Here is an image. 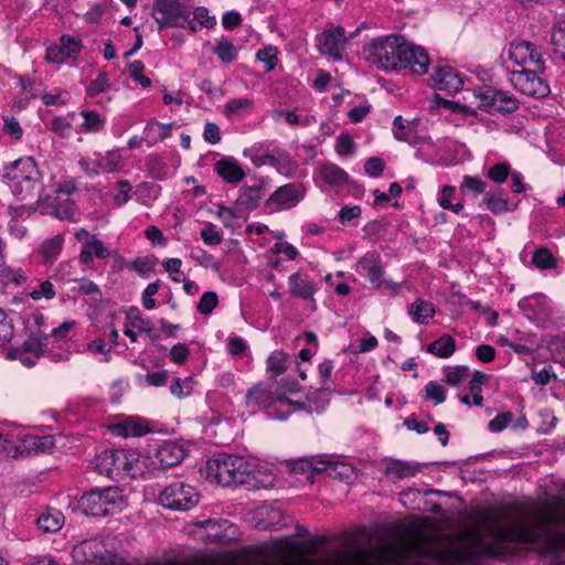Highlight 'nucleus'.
Wrapping results in <instances>:
<instances>
[{"mask_svg":"<svg viewBox=\"0 0 565 565\" xmlns=\"http://www.w3.org/2000/svg\"><path fill=\"white\" fill-rule=\"evenodd\" d=\"M481 525L488 527L495 543H484L477 532L460 534L455 543L445 548L438 545L445 535L429 522H412L404 527V550L407 557L398 562L393 542L391 526V565H484L486 558L505 561L513 551L504 543L536 545L535 551L542 555H553L557 559L552 565H565V531L555 532L551 525H559L561 520L552 514L542 519L539 527L518 522L507 527L508 516L494 509L483 510L478 515Z\"/></svg>","mask_w":565,"mask_h":565,"instance_id":"1","label":"nucleus"},{"mask_svg":"<svg viewBox=\"0 0 565 565\" xmlns=\"http://www.w3.org/2000/svg\"><path fill=\"white\" fill-rule=\"evenodd\" d=\"M2 178L19 200L30 201L36 198V201H40L41 194L38 193V190L41 183V173L33 158H20L4 166Z\"/></svg>","mask_w":565,"mask_h":565,"instance_id":"2","label":"nucleus"},{"mask_svg":"<svg viewBox=\"0 0 565 565\" xmlns=\"http://www.w3.org/2000/svg\"><path fill=\"white\" fill-rule=\"evenodd\" d=\"M429 64L430 57L424 46L409 41L404 34L391 33V72L408 71L424 75Z\"/></svg>","mask_w":565,"mask_h":565,"instance_id":"3","label":"nucleus"},{"mask_svg":"<svg viewBox=\"0 0 565 565\" xmlns=\"http://www.w3.org/2000/svg\"><path fill=\"white\" fill-rule=\"evenodd\" d=\"M201 472L212 482L231 487L247 483L252 468L243 457L218 454L206 461Z\"/></svg>","mask_w":565,"mask_h":565,"instance_id":"4","label":"nucleus"},{"mask_svg":"<svg viewBox=\"0 0 565 565\" xmlns=\"http://www.w3.org/2000/svg\"><path fill=\"white\" fill-rule=\"evenodd\" d=\"M122 495L116 487L95 489L82 495L78 502L79 509L92 516H105L120 510Z\"/></svg>","mask_w":565,"mask_h":565,"instance_id":"5","label":"nucleus"},{"mask_svg":"<svg viewBox=\"0 0 565 565\" xmlns=\"http://www.w3.org/2000/svg\"><path fill=\"white\" fill-rule=\"evenodd\" d=\"M510 82L518 92L535 99L545 98L551 93L546 66L514 70L510 73Z\"/></svg>","mask_w":565,"mask_h":565,"instance_id":"6","label":"nucleus"},{"mask_svg":"<svg viewBox=\"0 0 565 565\" xmlns=\"http://www.w3.org/2000/svg\"><path fill=\"white\" fill-rule=\"evenodd\" d=\"M479 107L489 114L511 115L520 107L518 98L504 90L493 87L481 88L476 93Z\"/></svg>","mask_w":565,"mask_h":565,"instance_id":"7","label":"nucleus"},{"mask_svg":"<svg viewBox=\"0 0 565 565\" xmlns=\"http://www.w3.org/2000/svg\"><path fill=\"white\" fill-rule=\"evenodd\" d=\"M159 501L164 508L186 511L198 504L199 493L192 486L177 481L161 491Z\"/></svg>","mask_w":565,"mask_h":565,"instance_id":"8","label":"nucleus"},{"mask_svg":"<svg viewBox=\"0 0 565 565\" xmlns=\"http://www.w3.org/2000/svg\"><path fill=\"white\" fill-rule=\"evenodd\" d=\"M134 461H137L134 452L125 449H108L97 456L96 469L100 475L118 477L122 472L130 473Z\"/></svg>","mask_w":565,"mask_h":565,"instance_id":"9","label":"nucleus"},{"mask_svg":"<svg viewBox=\"0 0 565 565\" xmlns=\"http://www.w3.org/2000/svg\"><path fill=\"white\" fill-rule=\"evenodd\" d=\"M153 17L159 30L164 28H182L190 17L185 6L178 0H156Z\"/></svg>","mask_w":565,"mask_h":565,"instance_id":"10","label":"nucleus"},{"mask_svg":"<svg viewBox=\"0 0 565 565\" xmlns=\"http://www.w3.org/2000/svg\"><path fill=\"white\" fill-rule=\"evenodd\" d=\"M509 57L521 68H540L545 66L542 53L535 44L527 41H513L510 44Z\"/></svg>","mask_w":565,"mask_h":565,"instance_id":"11","label":"nucleus"},{"mask_svg":"<svg viewBox=\"0 0 565 565\" xmlns=\"http://www.w3.org/2000/svg\"><path fill=\"white\" fill-rule=\"evenodd\" d=\"M196 525L204 529L203 539L207 543H226L235 540L237 535V527L223 519H206Z\"/></svg>","mask_w":565,"mask_h":565,"instance_id":"12","label":"nucleus"},{"mask_svg":"<svg viewBox=\"0 0 565 565\" xmlns=\"http://www.w3.org/2000/svg\"><path fill=\"white\" fill-rule=\"evenodd\" d=\"M306 188L302 183H288L274 191L266 201V206H278L288 210L296 206L305 196Z\"/></svg>","mask_w":565,"mask_h":565,"instance_id":"13","label":"nucleus"},{"mask_svg":"<svg viewBox=\"0 0 565 565\" xmlns=\"http://www.w3.org/2000/svg\"><path fill=\"white\" fill-rule=\"evenodd\" d=\"M518 306L524 317L535 323L544 321L551 313L550 299L542 294L524 297Z\"/></svg>","mask_w":565,"mask_h":565,"instance_id":"14","label":"nucleus"},{"mask_svg":"<svg viewBox=\"0 0 565 565\" xmlns=\"http://www.w3.org/2000/svg\"><path fill=\"white\" fill-rule=\"evenodd\" d=\"M54 446V438L46 436H25L13 447L12 458H23L49 451Z\"/></svg>","mask_w":565,"mask_h":565,"instance_id":"15","label":"nucleus"},{"mask_svg":"<svg viewBox=\"0 0 565 565\" xmlns=\"http://www.w3.org/2000/svg\"><path fill=\"white\" fill-rule=\"evenodd\" d=\"M252 523L260 530H277L286 526L287 520L281 510L271 505H260L254 510Z\"/></svg>","mask_w":565,"mask_h":565,"instance_id":"16","label":"nucleus"},{"mask_svg":"<svg viewBox=\"0 0 565 565\" xmlns=\"http://www.w3.org/2000/svg\"><path fill=\"white\" fill-rule=\"evenodd\" d=\"M385 265L376 252L366 253L358 263L356 271L365 277L374 287H380L384 276Z\"/></svg>","mask_w":565,"mask_h":565,"instance_id":"17","label":"nucleus"},{"mask_svg":"<svg viewBox=\"0 0 565 565\" xmlns=\"http://www.w3.org/2000/svg\"><path fill=\"white\" fill-rule=\"evenodd\" d=\"M345 42V31L342 26H337L333 30H326L319 36V47L321 53L329 54L334 60L342 58V51L344 50Z\"/></svg>","mask_w":565,"mask_h":565,"instance_id":"18","label":"nucleus"},{"mask_svg":"<svg viewBox=\"0 0 565 565\" xmlns=\"http://www.w3.org/2000/svg\"><path fill=\"white\" fill-rule=\"evenodd\" d=\"M365 60L377 70H388V36L372 40L364 47Z\"/></svg>","mask_w":565,"mask_h":565,"instance_id":"19","label":"nucleus"},{"mask_svg":"<svg viewBox=\"0 0 565 565\" xmlns=\"http://www.w3.org/2000/svg\"><path fill=\"white\" fill-rule=\"evenodd\" d=\"M430 81L435 88L447 92H458L463 85L461 77L450 66L436 67Z\"/></svg>","mask_w":565,"mask_h":565,"instance_id":"20","label":"nucleus"},{"mask_svg":"<svg viewBox=\"0 0 565 565\" xmlns=\"http://www.w3.org/2000/svg\"><path fill=\"white\" fill-rule=\"evenodd\" d=\"M184 456L183 447L173 441L162 444L156 451V459L160 469H168L180 463Z\"/></svg>","mask_w":565,"mask_h":565,"instance_id":"21","label":"nucleus"},{"mask_svg":"<svg viewBox=\"0 0 565 565\" xmlns=\"http://www.w3.org/2000/svg\"><path fill=\"white\" fill-rule=\"evenodd\" d=\"M214 171L225 182L237 184L245 178V172L238 161L233 157H226L215 162Z\"/></svg>","mask_w":565,"mask_h":565,"instance_id":"22","label":"nucleus"},{"mask_svg":"<svg viewBox=\"0 0 565 565\" xmlns=\"http://www.w3.org/2000/svg\"><path fill=\"white\" fill-rule=\"evenodd\" d=\"M482 203L494 215H502L507 212H513L518 209L519 203H510L504 196L503 189H498L495 192H486Z\"/></svg>","mask_w":565,"mask_h":565,"instance_id":"23","label":"nucleus"},{"mask_svg":"<svg viewBox=\"0 0 565 565\" xmlns=\"http://www.w3.org/2000/svg\"><path fill=\"white\" fill-rule=\"evenodd\" d=\"M265 188L264 183L250 185V186H243L241 189L239 195L236 199V209L244 211H253L258 207L259 202L263 196V190Z\"/></svg>","mask_w":565,"mask_h":565,"instance_id":"24","label":"nucleus"},{"mask_svg":"<svg viewBox=\"0 0 565 565\" xmlns=\"http://www.w3.org/2000/svg\"><path fill=\"white\" fill-rule=\"evenodd\" d=\"M322 459H307V458H300L297 460H290L288 462V468L290 472L296 475H306V480L309 483H313L315 476L320 475L323 470L322 468Z\"/></svg>","mask_w":565,"mask_h":565,"instance_id":"25","label":"nucleus"},{"mask_svg":"<svg viewBox=\"0 0 565 565\" xmlns=\"http://www.w3.org/2000/svg\"><path fill=\"white\" fill-rule=\"evenodd\" d=\"M276 399V392L265 383H258L246 393V404L268 408Z\"/></svg>","mask_w":565,"mask_h":565,"instance_id":"26","label":"nucleus"},{"mask_svg":"<svg viewBox=\"0 0 565 565\" xmlns=\"http://www.w3.org/2000/svg\"><path fill=\"white\" fill-rule=\"evenodd\" d=\"M318 174L323 183L331 186H341L350 183L349 174L332 162L322 163L318 170Z\"/></svg>","mask_w":565,"mask_h":565,"instance_id":"27","label":"nucleus"},{"mask_svg":"<svg viewBox=\"0 0 565 565\" xmlns=\"http://www.w3.org/2000/svg\"><path fill=\"white\" fill-rule=\"evenodd\" d=\"M322 472H327L329 477L345 481L353 482L356 478V472L353 466L347 462L331 461L322 459Z\"/></svg>","mask_w":565,"mask_h":565,"instance_id":"28","label":"nucleus"},{"mask_svg":"<svg viewBox=\"0 0 565 565\" xmlns=\"http://www.w3.org/2000/svg\"><path fill=\"white\" fill-rule=\"evenodd\" d=\"M289 285L292 296L303 300L313 301V295L317 290L313 281L303 277L300 273H295L289 276Z\"/></svg>","mask_w":565,"mask_h":565,"instance_id":"29","label":"nucleus"},{"mask_svg":"<svg viewBox=\"0 0 565 565\" xmlns=\"http://www.w3.org/2000/svg\"><path fill=\"white\" fill-rule=\"evenodd\" d=\"M456 340L450 334H443L427 345L426 351L437 358L448 359L456 352Z\"/></svg>","mask_w":565,"mask_h":565,"instance_id":"30","label":"nucleus"},{"mask_svg":"<svg viewBox=\"0 0 565 565\" xmlns=\"http://www.w3.org/2000/svg\"><path fill=\"white\" fill-rule=\"evenodd\" d=\"M50 205L52 207V214L62 221H71L76 222V205L75 202L65 198L56 195L51 202Z\"/></svg>","mask_w":565,"mask_h":565,"instance_id":"31","label":"nucleus"},{"mask_svg":"<svg viewBox=\"0 0 565 565\" xmlns=\"http://www.w3.org/2000/svg\"><path fill=\"white\" fill-rule=\"evenodd\" d=\"M435 306L424 299H417L408 309V313L413 321L418 324H427L428 320L435 315Z\"/></svg>","mask_w":565,"mask_h":565,"instance_id":"32","label":"nucleus"},{"mask_svg":"<svg viewBox=\"0 0 565 565\" xmlns=\"http://www.w3.org/2000/svg\"><path fill=\"white\" fill-rule=\"evenodd\" d=\"M111 431L121 437H140L146 435L149 429L143 426L141 423L134 420V419H127L122 423L114 424L110 426Z\"/></svg>","mask_w":565,"mask_h":565,"instance_id":"33","label":"nucleus"},{"mask_svg":"<svg viewBox=\"0 0 565 565\" xmlns=\"http://www.w3.org/2000/svg\"><path fill=\"white\" fill-rule=\"evenodd\" d=\"M143 132L150 145L163 141L171 136V124H160L156 119H151L146 125Z\"/></svg>","mask_w":565,"mask_h":565,"instance_id":"34","label":"nucleus"},{"mask_svg":"<svg viewBox=\"0 0 565 565\" xmlns=\"http://www.w3.org/2000/svg\"><path fill=\"white\" fill-rule=\"evenodd\" d=\"M288 354L276 350L270 353L267 359V372L270 374L269 380L274 381L287 371Z\"/></svg>","mask_w":565,"mask_h":565,"instance_id":"35","label":"nucleus"},{"mask_svg":"<svg viewBox=\"0 0 565 565\" xmlns=\"http://www.w3.org/2000/svg\"><path fill=\"white\" fill-rule=\"evenodd\" d=\"M38 526L45 533L57 532L64 524V515L60 511H50L41 514L36 520Z\"/></svg>","mask_w":565,"mask_h":565,"instance_id":"36","label":"nucleus"},{"mask_svg":"<svg viewBox=\"0 0 565 565\" xmlns=\"http://www.w3.org/2000/svg\"><path fill=\"white\" fill-rule=\"evenodd\" d=\"M63 242V237L61 235H56L41 244L39 247V254L44 263H53L56 259L62 250Z\"/></svg>","mask_w":565,"mask_h":565,"instance_id":"37","label":"nucleus"},{"mask_svg":"<svg viewBox=\"0 0 565 565\" xmlns=\"http://www.w3.org/2000/svg\"><path fill=\"white\" fill-rule=\"evenodd\" d=\"M49 339V334L39 331L34 335H30L23 343V351L26 353H32L35 358H40L44 354L46 343L45 341Z\"/></svg>","mask_w":565,"mask_h":565,"instance_id":"38","label":"nucleus"},{"mask_svg":"<svg viewBox=\"0 0 565 565\" xmlns=\"http://www.w3.org/2000/svg\"><path fill=\"white\" fill-rule=\"evenodd\" d=\"M212 51L225 64L234 62L237 54L234 44L225 38L217 40Z\"/></svg>","mask_w":565,"mask_h":565,"instance_id":"39","label":"nucleus"},{"mask_svg":"<svg viewBox=\"0 0 565 565\" xmlns=\"http://www.w3.org/2000/svg\"><path fill=\"white\" fill-rule=\"evenodd\" d=\"M511 173V163L509 161H500L488 168L487 178L497 184H502Z\"/></svg>","mask_w":565,"mask_h":565,"instance_id":"40","label":"nucleus"},{"mask_svg":"<svg viewBox=\"0 0 565 565\" xmlns=\"http://www.w3.org/2000/svg\"><path fill=\"white\" fill-rule=\"evenodd\" d=\"M532 263L541 270L552 269L557 266L555 256L545 247L537 248L533 252Z\"/></svg>","mask_w":565,"mask_h":565,"instance_id":"41","label":"nucleus"},{"mask_svg":"<svg viewBox=\"0 0 565 565\" xmlns=\"http://www.w3.org/2000/svg\"><path fill=\"white\" fill-rule=\"evenodd\" d=\"M420 471V466L416 462L391 459V473H395L399 479L414 477Z\"/></svg>","mask_w":565,"mask_h":565,"instance_id":"42","label":"nucleus"},{"mask_svg":"<svg viewBox=\"0 0 565 565\" xmlns=\"http://www.w3.org/2000/svg\"><path fill=\"white\" fill-rule=\"evenodd\" d=\"M307 399L310 402V404H306L305 402H299V401H292V399L288 398L287 396H285L284 394L277 395L278 402H282V403L290 405L294 408V411H297V412L305 411V412L311 414L313 412V409L319 412L324 408V402H322L320 405L318 403V401L313 399L310 395L307 396Z\"/></svg>","mask_w":565,"mask_h":565,"instance_id":"43","label":"nucleus"},{"mask_svg":"<svg viewBox=\"0 0 565 565\" xmlns=\"http://www.w3.org/2000/svg\"><path fill=\"white\" fill-rule=\"evenodd\" d=\"M552 44L555 54L565 61V20L557 21L552 30Z\"/></svg>","mask_w":565,"mask_h":565,"instance_id":"44","label":"nucleus"},{"mask_svg":"<svg viewBox=\"0 0 565 565\" xmlns=\"http://www.w3.org/2000/svg\"><path fill=\"white\" fill-rule=\"evenodd\" d=\"M459 188L461 192H469L475 195H478L486 193L487 183L480 177H472L466 174L462 177V181Z\"/></svg>","mask_w":565,"mask_h":565,"instance_id":"45","label":"nucleus"},{"mask_svg":"<svg viewBox=\"0 0 565 565\" xmlns=\"http://www.w3.org/2000/svg\"><path fill=\"white\" fill-rule=\"evenodd\" d=\"M81 115L84 118L82 127L86 131L97 132L104 127V118H102L95 110H83L81 111Z\"/></svg>","mask_w":565,"mask_h":565,"instance_id":"46","label":"nucleus"},{"mask_svg":"<svg viewBox=\"0 0 565 565\" xmlns=\"http://www.w3.org/2000/svg\"><path fill=\"white\" fill-rule=\"evenodd\" d=\"M253 102L249 98H234L228 100L224 106V115L233 117L242 114L245 109L252 106Z\"/></svg>","mask_w":565,"mask_h":565,"instance_id":"47","label":"nucleus"},{"mask_svg":"<svg viewBox=\"0 0 565 565\" xmlns=\"http://www.w3.org/2000/svg\"><path fill=\"white\" fill-rule=\"evenodd\" d=\"M469 376V369L465 365L448 367L445 376L447 384L457 386Z\"/></svg>","mask_w":565,"mask_h":565,"instance_id":"48","label":"nucleus"},{"mask_svg":"<svg viewBox=\"0 0 565 565\" xmlns=\"http://www.w3.org/2000/svg\"><path fill=\"white\" fill-rule=\"evenodd\" d=\"M426 398L435 402L436 405L446 401V391L441 384L436 381H429L425 385Z\"/></svg>","mask_w":565,"mask_h":565,"instance_id":"49","label":"nucleus"},{"mask_svg":"<svg viewBox=\"0 0 565 565\" xmlns=\"http://www.w3.org/2000/svg\"><path fill=\"white\" fill-rule=\"evenodd\" d=\"M13 338V323L6 311L0 308V347L9 343Z\"/></svg>","mask_w":565,"mask_h":565,"instance_id":"50","label":"nucleus"},{"mask_svg":"<svg viewBox=\"0 0 565 565\" xmlns=\"http://www.w3.org/2000/svg\"><path fill=\"white\" fill-rule=\"evenodd\" d=\"M182 262L179 258H167L162 262V267L166 271L170 274V277L177 281L181 282L185 280V275L181 270Z\"/></svg>","mask_w":565,"mask_h":565,"instance_id":"51","label":"nucleus"},{"mask_svg":"<svg viewBox=\"0 0 565 565\" xmlns=\"http://www.w3.org/2000/svg\"><path fill=\"white\" fill-rule=\"evenodd\" d=\"M218 303V297L214 291L204 292L196 306V309L202 315H210Z\"/></svg>","mask_w":565,"mask_h":565,"instance_id":"52","label":"nucleus"},{"mask_svg":"<svg viewBox=\"0 0 565 565\" xmlns=\"http://www.w3.org/2000/svg\"><path fill=\"white\" fill-rule=\"evenodd\" d=\"M399 130H394L395 139L399 141H405L407 143H415L417 141V130L416 124L414 121H407L405 128H398Z\"/></svg>","mask_w":565,"mask_h":565,"instance_id":"53","label":"nucleus"},{"mask_svg":"<svg viewBox=\"0 0 565 565\" xmlns=\"http://www.w3.org/2000/svg\"><path fill=\"white\" fill-rule=\"evenodd\" d=\"M386 167L385 161L380 157H371L364 163V172L371 178L382 175Z\"/></svg>","mask_w":565,"mask_h":565,"instance_id":"54","label":"nucleus"},{"mask_svg":"<svg viewBox=\"0 0 565 565\" xmlns=\"http://www.w3.org/2000/svg\"><path fill=\"white\" fill-rule=\"evenodd\" d=\"M145 65L141 61H134L129 64V75L138 82L142 87H149L151 79L142 74Z\"/></svg>","mask_w":565,"mask_h":565,"instance_id":"55","label":"nucleus"},{"mask_svg":"<svg viewBox=\"0 0 565 565\" xmlns=\"http://www.w3.org/2000/svg\"><path fill=\"white\" fill-rule=\"evenodd\" d=\"M201 238L204 244L209 246H217L223 241L222 235L216 231L215 225L212 223H207L204 228H202Z\"/></svg>","mask_w":565,"mask_h":565,"instance_id":"56","label":"nucleus"},{"mask_svg":"<svg viewBox=\"0 0 565 565\" xmlns=\"http://www.w3.org/2000/svg\"><path fill=\"white\" fill-rule=\"evenodd\" d=\"M60 44L63 50L66 52L68 57H75L82 49V41L78 38L63 35L60 40Z\"/></svg>","mask_w":565,"mask_h":565,"instance_id":"57","label":"nucleus"},{"mask_svg":"<svg viewBox=\"0 0 565 565\" xmlns=\"http://www.w3.org/2000/svg\"><path fill=\"white\" fill-rule=\"evenodd\" d=\"M512 418L513 415L510 412L499 413L489 422L488 428L490 431L500 433L508 427Z\"/></svg>","mask_w":565,"mask_h":565,"instance_id":"58","label":"nucleus"},{"mask_svg":"<svg viewBox=\"0 0 565 565\" xmlns=\"http://www.w3.org/2000/svg\"><path fill=\"white\" fill-rule=\"evenodd\" d=\"M193 18L198 21L201 28H214L216 25V19L210 15L209 9L205 7H198L194 9Z\"/></svg>","mask_w":565,"mask_h":565,"instance_id":"59","label":"nucleus"},{"mask_svg":"<svg viewBox=\"0 0 565 565\" xmlns=\"http://www.w3.org/2000/svg\"><path fill=\"white\" fill-rule=\"evenodd\" d=\"M108 87V75L105 72L98 74L97 78L92 81L90 84L86 88V93L88 96L94 97L103 92H105Z\"/></svg>","mask_w":565,"mask_h":565,"instance_id":"60","label":"nucleus"},{"mask_svg":"<svg viewBox=\"0 0 565 565\" xmlns=\"http://www.w3.org/2000/svg\"><path fill=\"white\" fill-rule=\"evenodd\" d=\"M552 379H557L552 365H546L541 371L532 372V380L536 385L545 386Z\"/></svg>","mask_w":565,"mask_h":565,"instance_id":"61","label":"nucleus"},{"mask_svg":"<svg viewBox=\"0 0 565 565\" xmlns=\"http://www.w3.org/2000/svg\"><path fill=\"white\" fill-rule=\"evenodd\" d=\"M118 193L114 196V203L118 206L126 204L130 200L131 184L127 180H120L116 183Z\"/></svg>","mask_w":565,"mask_h":565,"instance_id":"62","label":"nucleus"},{"mask_svg":"<svg viewBox=\"0 0 565 565\" xmlns=\"http://www.w3.org/2000/svg\"><path fill=\"white\" fill-rule=\"evenodd\" d=\"M335 149L340 156H348L354 152L355 143L350 135L341 134L337 138Z\"/></svg>","mask_w":565,"mask_h":565,"instance_id":"63","label":"nucleus"},{"mask_svg":"<svg viewBox=\"0 0 565 565\" xmlns=\"http://www.w3.org/2000/svg\"><path fill=\"white\" fill-rule=\"evenodd\" d=\"M275 47H266L263 50H259L256 54V57L258 61L266 63V72H270L276 67L277 64V56L275 53Z\"/></svg>","mask_w":565,"mask_h":565,"instance_id":"64","label":"nucleus"}]
</instances>
